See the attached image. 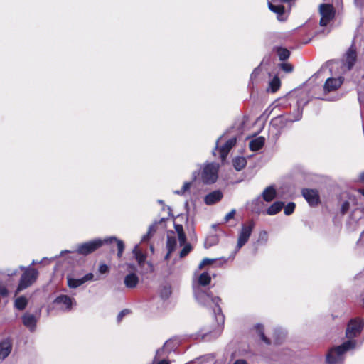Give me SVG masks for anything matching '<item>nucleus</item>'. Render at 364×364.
<instances>
[{"mask_svg": "<svg viewBox=\"0 0 364 364\" xmlns=\"http://www.w3.org/2000/svg\"><path fill=\"white\" fill-rule=\"evenodd\" d=\"M193 294L196 300L202 306L213 309L217 321V326L213 331L203 330L200 332L201 338L205 341H210L220 336L223 329L224 316L222 314L218 296H213L207 288L193 286Z\"/></svg>", "mask_w": 364, "mask_h": 364, "instance_id": "obj_1", "label": "nucleus"}, {"mask_svg": "<svg viewBox=\"0 0 364 364\" xmlns=\"http://www.w3.org/2000/svg\"><path fill=\"white\" fill-rule=\"evenodd\" d=\"M193 294L196 300L202 306L213 309L217 321V326L213 331L203 330L200 332L201 338L205 341H210L220 336L223 329L224 316L222 314L218 296H213L207 288L193 286Z\"/></svg>", "mask_w": 364, "mask_h": 364, "instance_id": "obj_2", "label": "nucleus"}, {"mask_svg": "<svg viewBox=\"0 0 364 364\" xmlns=\"http://www.w3.org/2000/svg\"><path fill=\"white\" fill-rule=\"evenodd\" d=\"M364 326L363 321L360 318H351L347 325L346 335L348 340L341 346L330 350L326 355L328 364H341L343 360V354L355 346L356 342L353 340L361 333Z\"/></svg>", "mask_w": 364, "mask_h": 364, "instance_id": "obj_3", "label": "nucleus"}, {"mask_svg": "<svg viewBox=\"0 0 364 364\" xmlns=\"http://www.w3.org/2000/svg\"><path fill=\"white\" fill-rule=\"evenodd\" d=\"M113 242L117 243V257L120 259L122 257L124 250V243L122 240L117 238L114 236H109L105 238H95L93 240L80 243L76 245V249L72 250L61 251L59 256L63 255L65 253L76 252L77 254L82 256H87L92 254L97 250L100 249L105 245H110Z\"/></svg>", "mask_w": 364, "mask_h": 364, "instance_id": "obj_4", "label": "nucleus"}, {"mask_svg": "<svg viewBox=\"0 0 364 364\" xmlns=\"http://www.w3.org/2000/svg\"><path fill=\"white\" fill-rule=\"evenodd\" d=\"M175 228L177 232L171 231L167 234L166 248L168 252L165 256L166 260L169 258L171 252L176 250L177 247V238L181 245H183L186 240L182 225H177Z\"/></svg>", "mask_w": 364, "mask_h": 364, "instance_id": "obj_5", "label": "nucleus"}, {"mask_svg": "<svg viewBox=\"0 0 364 364\" xmlns=\"http://www.w3.org/2000/svg\"><path fill=\"white\" fill-rule=\"evenodd\" d=\"M302 111L297 108V109L292 114H284L274 118L271 122L272 129H276L275 140H277L280 134L279 129H283L287 123L294 122L301 119Z\"/></svg>", "mask_w": 364, "mask_h": 364, "instance_id": "obj_6", "label": "nucleus"}, {"mask_svg": "<svg viewBox=\"0 0 364 364\" xmlns=\"http://www.w3.org/2000/svg\"><path fill=\"white\" fill-rule=\"evenodd\" d=\"M219 164L218 163H205L201 168V179L205 184L214 183L218 177Z\"/></svg>", "mask_w": 364, "mask_h": 364, "instance_id": "obj_7", "label": "nucleus"}, {"mask_svg": "<svg viewBox=\"0 0 364 364\" xmlns=\"http://www.w3.org/2000/svg\"><path fill=\"white\" fill-rule=\"evenodd\" d=\"M255 226V223L253 220H249L248 222L241 225V228L238 232V237L235 254L248 242Z\"/></svg>", "mask_w": 364, "mask_h": 364, "instance_id": "obj_8", "label": "nucleus"}, {"mask_svg": "<svg viewBox=\"0 0 364 364\" xmlns=\"http://www.w3.org/2000/svg\"><path fill=\"white\" fill-rule=\"evenodd\" d=\"M38 272L34 268L26 269V272L22 274L16 293L31 286L37 279Z\"/></svg>", "mask_w": 364, "mask_h": 364, "instance_id": "obj_9", "label": "nucleus"}, {"mask_svg": "<svg viewBox=\"0 0 364 364\" xmlns=\"http://www.w3.org/2000/svg\"><path fill=\"white\" fill-rule=\"evenodd\" d=\"M321 15L320 26H326L335 16L336 11L333 6L329 4H322L319 6Z\"/></svg>", "mask_w": 364, "mask_h": 364, "instance_id": "obj_10", "label": "nucleus"}, {"mask_svg": "<svg viewBox=\"0 0 364 364\" xmlns=\"http://www.w3.org/2000/svg\"><path fill=\"white\" fill-rule=\"evenodd\" d=\"M180 343L179 340L177 338H172L167 340L161 348V357L163 355L169 356L172 353L174 354V358L178 357L176 349Z\"/></svg>", "mask_w": 364, "mask_h": 364, "instance_id": "obj_11", "label": "nucleus"}, {"mask_svg": "<svg viewBox=\"0 0 364 364\" xmlns=\"http://www.w3.org/2000/svg\"><path fill=\"white\" fill-rule=\"evenodd\" d=\"M74 299L68 295H60L57 296L53 303L55 306L63 311H70L72 309Z\"/></svg>", "mask_w": 364, "mask_h": 364, "instance_id": "obj_12", "label": "nucleus"}, {"mask_svg": "<svg viewBox=\"0 0 364 364\" xmlns=\"http://www.w3.org/2000/svg\"><path fill=\"white\" fill-rule=\"evenodd\" d=\"M302 196L311 206H316L320 202L318 191L316 189L304 188Z\"/></svg>", "mask_w": 364, "mask_h": 364, "instance_id": "obj_13", "label": "nucleus"}, {"mask_svg": "<svg viewBox=\"0 0 364 364\" xmlns=\"http://www.w3.org/2000/svg\"><path fill=\"white\" fill-rule=\"evenodd\" d=\"M68 286L70 288L75 289L88 281L94 279V275L92 273H88L80 279L73 278L70 274L67 275Z\"/></svg>", "mask_w": 364, "mask_h": 364, "instance_id": "obj_14", "label": "nucleus"}, {"mask_svg": "<svg viewBox=\"0 0 364 364\" xmlns=\"http://www.w3.org/2000/svg\"><path fill=\"white\" fill-rule=\"evenodd\" d=\"M13 348L12 340L6 338L0 342V360L6 359L11 353Z\"/></svg>", "mask_w": 364, "mask_h": 364, "instance_id": "obj_15", "label": "nucleus"}, {"mask_svg": "<svg viewBox=\"0 0 364 364\" xmlns=\"http://www.w3.org/2000/svg\"><path fill=\"white\" fill-rule=\"evenodd\" d=\"M343 83V78L341 77L334 78L330 77L326 80L323 86L325 93L336 90Z\"/></svg>", "mask_w": 364, "mask_h": 364, "instance_id": "obj_16", "label": "nucleus"}, {"mask_svg": "<svg viewBox=\"0 0 364 364\" xmlns=\"http://www.w3.org/2000/svg\"><path fill=\"white\" fill-rule=\"evenodd\" d=\"M356 59H357L356 51H355V49L353 45H352L350 46V48L348 49V50L347 51V53L345 55V58H344V60H343V65H344V66H346L348 70H350L352 69V68L353 67V65L356 61Z\"/></svg>", "mask_w": 364, "mask_h": 364, "instance_id": "obj_17", "label": "nucleus"}, {"mask_svg": "<svg viewBox=\"0 0 364 364\" xmlns=\"http://www.w3.org/2000/svg\"><path fill=\"white\" fill-rule=\"evenodd\" d=\"M37 318L32 314L25 313L22 316L23 324L29 329L31 332H33L36 328Z\"/></svg>", "mask_w": 364, "mask_h": 364, "instance_id": "obj_18", "label": "nucleus"}, {"mask_svg": "<svg viewBox=\"0 0 364 364\" xmlns=\"http://www.w3.org/2000/svg\"><path fill=\"white\" fill-rule=\"evenodd\" d=\"M193 364H225L223 360H215L213 354H208L197 358Z\"/></svg>", "mask_w": 364, "mask_h": 364, "instance_id": "obj_19", "label": "nucleus"}, {"mask_svg": "<svg viewBox=\"0 0 364 364\" xmlns=\"http://www.w3.org/2000/svg\"><path fill=\"white\" fill-rule=\"evenodd\" d=\"M223 193L219 191H214L205 196L204 202L206 205H210L220 201L223 198Z\"/></svg>", "mask_w": 364, "mask_h": 364, "instance_id": "obj_20", "label": "nucleus"}, {"mask_svg": "<svg viewBox=\"0 0 364 364\" xmlns=\"http://www.w3.org/2000/svg\"><path fill=\"white\" fill-rule=\"evenodd\" d=\"M236 144V138H231L228 139L226 143L220 147L219 150L220 158L223 161H224L230 149L235 145Z\"/></svg>", "mask_w": 364, "mask_h": 364, "instance_id": "obj_21", "label": "nucleus"}, {"mask_svg": "<svg viewBox=\"0 0 364 364\" xmlns=\"http://www.w3.org/2000/svg\"><path fill=\"white\" fill-rule=\"evenodd\" d=\"M211 277L208 272H203L200 274L196 282H193V286H199L200 288H206V287L210 283Z\"/></svg>", "mask_w": 364, "mask_h": 364, "instance_id": "obj_22", "label": "nucleus"}, {"mask_svg": "<svg viewBox=\"0 0 364 364\" xmlns=\"http://www.w3.org/2000/svg\"><path fill=\"white\" fill-rule=\"evenodd\" d=\"M139 283V277L134 273L128 274L124 279V284L129 289L135 288Z\"/></svg>", "mask_w": 364, "mask_h": 364, "instance_id": "obj_23", "label": "nucleus"}, {"mask_svg": "<svg viewBox=\"0 0 364 364\" xmlns=\"http://www.w3.org/2000/svg\"><path fill=\"white\" fill-rule=\"evenodd\" d=\"M277 192L273 186L267 187L262 192V196L264 200L271 202L276 198Z\"/></svg>", "mask_w": 364, "mask_h": 364, "instance_id": "obj_24", "label": "nucleus"}, {"mask_svg": "<svg viewBox=\"0 0 364 364\" xmlns=\"http://www.w3.org/2000/svg\"><path fill=\"white\" fill-rule=\"evenodd\" d=\"M265 142L264 136H258L250 141L249 147L250 150L256 151L262 148Z\"/></svg>", "mask_w": 364, "mask_h": 364, "instance_id": "obj_25", "label": "nucleus"}, {"mask_svg": "<svg viewBox=\"0 0 364 364\" xmlns=\"http://www.w3.org/2000/svg\"><path fill=\"white\" fill-rule=\"evenodd\" d=\"M173 217L171 210L169 206L166 205L161 200V222L168 220Z\"/></svg>", "mask_w": 364, "mask_h": 364, "instance_id": "obj_26", "label": "nucleus"}, {"mask_svg": "<svg viewBox=\"0 0 364 364\" xmlns=\"http://www.w3.org/2000/svg\"><path fill=\"white\" fill-rule=\"evenodd\" d=\"M284 207V203L277 201L274 202L268 209L266 213L269 215H274L278 213Z\"/></svg>", "mask_w": 364, "mask_h": 364, "instance_id": "obj_27", "label": "nucleus"}, {"mask_svg": "<svg viewBox=\"0 0 364 364\" xmlns=\"http://www.w3.org/2000/svg\"><path fill=\"white\" fill-rule=\"evenodd\" d=\"M232 164L235 170L239 171L245 167L247 164V161L245 158L242 156H238L233 159Z\"/></svg>", "mask_w": 364, "mask_h": 364, "instance_id": "obj_28", "label": "nucleus"}, {"mask_svg": "<svg viewBox=\"0 0 364 364\" xmlns=\"http://www.w3.org/2000/svg\"><path fill=\"white\" fill-rule=\"evenodd\" d=\"M132 252L139 264L141 265L146 260V255L140 251L138 245L134 247Z\"/></svg>", "mask_w": 364, "mask_h": 364, "instance_id": "obj_29", "label": "nucleus"}, {"mask_svg": "<svg viewBox=\"0 0 364 364\" xmlns=\"http://www.w3.org/2000/svg\"><path fill=\"white\" fill-rule=\"evenodd\" d=\"M269 241V234L266 230L259 232L257 244L258 245H266Z\"/></svg>", "mask_w": 364, "mask_h": 364, "instance_id": "obj_30", "label": "nucleus"}, {"mask_svg": "<svg viewBox=\"0 0 364 364\" xmlns=\"http://www.w3.org/2000/svg\"><path fill=\"white\" fill-rule=\"evenodd\" d=\"M281 82L279 78L277 76H274L269 82V89L268 90L272 92H277L280 87Z\"/></svg>", "mask_w": 364, "mask_h": 364, "instance_id": "obj_31", "label": "nucleus"}, {"mask_svg": "<svg viewBox=\"0 0 364 364\" xmlns=\"http://www.w3.org/2000/svg\"><path fill=\"white\" fill-rule=\"evenodd\" d=\"M172 294L171 287L166 284L161 289V299H167Z\"/></svg>", "mask_w": 364, "mask_h": 364, "instance_id": "obj_32", "label": "nucleus"}, {"mask_svg": "<svg viewBox=\"0 0 364 364\" xmlns=\"http://www.w3.org/2000/svg\"><path fill=\"white\" fill-rule=\"evenodd\" d=\"M256 331L257 332L260 338L267 345L270 344V341L267 338L264 333V326L261 324H257L255 326Z\"/></svg>", "mask_w": 364, "mask_h": 364, "instance_id": "obj_33", "label": "nucleus"}, {"mask_svg": "<svg viewBox=\"0 0 364 364\" xmlns=\"http://www.w3.org/2000/svg\"><path fill=\"white\" fill-rule=\"evenodd\" d=\"M27 303L28 301L26 297L20 296L15 300L14 306L18 310H23L26 308Z\"/></svg>", "mask_w": 364, "mask_h": 364, "instance_id": "obj_34", "label": "nucleus"}, {"mask_svg": "<svg viewBox=\"0 0 364 364\" xmlns=\"http://www.w3.org/2000/svg\"><path fill=\"white\" fill-rule=\"evenodd\" d=\"M156 225L157 223H154L149 226L147 233L141 237V242L148 241L151 238L154 232L156 230Z\"/></svg>", "mask_w": 364, "mask_h": 364, "instance_id": "obj_35", "label": "nucleus"}, {"mask_svg": "<svg viewBox=\"0 0 364 364\" xmlns=\"http://www.w3.org/2000/svg\"><path fill=\"white\" fill-rule=\"evenodd\" d=\"M277 53L279 60L282 61L287 60L290 55V52L287 49L283 48H278L277 49Z\"/></svg>", "mask_w": 364, "mask_h": 364, "instance_id": "obj_36", "label": "nucleus"}, {"mask_svg": "<svg viewBox=\"0 0 364 364\" xmlns=\"http://www.w3.org/2000/svg\"><path fill=\"white\" fill-rule=\"evenodd\" d=\"M268 6L272 11L278 14V16H281L284 14V8L283 6L274 5L272 3L269 2Z\"/></svg>", "mask_w": 364, "mask_h": 364, "instance_id": "obj_37", "label": "nucleus"}, {"mask_svg": "<svg viewBox=\"0 0 364 364\" xmlns=\"http://www.w3.org/2000/svg\"><path fill=\"white\" fill-rule=\"evenodd\" d=\"M191 185L192 182H185L181 188L180 190L175 191L174 193L180 196H184L190 190Z\"/></svg>", "mask_w": 364, "mask_h": 364, "instance_id": "obj_38", "label": "nucleus"}, {"mask_svg": "<svg viewBox=\"0 0 364 364\" xmlns=\"http://www.w3.org/2000/svg\"><path fill=\"white\" fill-rule=\"evenodd\" d=\"M176 361V358H174V354H171L169 356L162 355L161 357V364H171Z\"/></svg>", "mask_w": 364, "mask_h": 364, "instance_id": "obj_39", "label": "nucleus"}, {"mask_svg": "<svg viewBox=\"0 0 364 364\" xmlns=\"http://www.w3.org/2000/svg\"><path fill=\"white\" fill-rule=\"evenodd\" d=\"M18 269H6L1 272H0V274L6 275L8 277H13L18 274Z\"/></svg>", "mask_w": 364, "mask_h": 364, "instance_id": "obj_40", "label": "nucleus"}, {"mask_svg": "<svg viewBox=\"0 0 364 364\" xmlns=\"http://www.w3.org/2000/svg\"><path fill=\"white\" fill-rule=\"evenodd\" d=\"M295 208V204L294 203H289L285 207H284V214L286 215H291Z\"/></svg>", "mask_w": 364, "mask_h": 364, "instance_id": "obj_41", "label": "nucleus"}, {"mask_svg": "<svg viewBox=\"0 0 364 364\" xmlns=\"http://www.w3.org/2000/svg\"><path fill=\"white\" fill-rule=\"evenodd\" d=\"M279 68L285 73H291L293 70V67L291 64L287 63H282L279 65Z\"/></svg>", "mask_w": 364, "mask_h": 364, "instance_id": "obj_42", "label": "nucleus"}, {"mask_svg": "<svg viewBox=\"0 0 364 364\" xmlns=\"http://www.w3.org/2000/svg\"><path fill=\"white\" fill-rule=\"evenodd\" d=\"M217 260V259L204 258L200 263L198 268L202 269L205 265L213 264L214 262H216Z\"/></svg>", "mask_w": 364, "mask_h": 364, "instance_id": "obj_43", "label": "nucleus"}, {"mask_svg": "<svg viewBox=\"0 0 364 364\" xmlns=\"http://www.w3.org/2000/svg\"><path fill=\"white\" fill-rule=\"evenodd\" d=\"M131 311L129 309H123L117 315V320L118 322H120L122 318L127 314H130Z\"/></svg>", "mask_w": 364, "mask_h": 364, "instance_id": "obj_44", "label": "nucleus"}, {"mask_svg": "<svg viewBox=\"0 0 364 364\" xmlns=\"http://www.w3.org/2000/svg\"><path fill=\"white\" fill-rule=\"evenodd\" d=\"M191 247L190 245H186L183 247V248L180 252V257L182 258L186 256L191 251Z\"/></svg>", "mask_w": 364, "mask_h": 364, "instance_id": "obj_45", "label": "nucleus"}, {"mask_svg": "<svg viewBox=\"0 0 364 364\" xmlns=\"http://www.w3.org/2000/svg\"><path fill=\"white\" fill-rule=\"evenodd\" d=\"M349 207H350L349 202H348V201L343 202L341 205V213L343 214H345L349 210Z\"/></svg>", "mask_w": 364, "mask_h": 364, "instance_id": "obj_46", "label": "nucleus"}, {"mask_svg": "<svg viewBox=\"0 0 364 364\" xmlns=\"http://www.w3.org/2000/svg\"><path fill=\"white\" fill-rule=\"evenodd\" d=\"M235 210H232L229 212L224 218L225 222L229 221L230 219L233 218L235 215Z\"/></svg>", "mask_w": 364, "mask_h": 364, "instance_id": "obj_47", "label": "nucleus"}, {"mask_svg": "<svg viewBox=\"0 0 364 364\" xmlns=\"http://www.w3.org/2000/svg\"><path fill=\"white\" fill-rule=\"evenodd\" d=\"M259 73H260V68L259 66V67L255 68V70L252 71V73L251 74L250 79L252 80H253L259 75Z\"/></svg>", "mask_w": 364, "mask_h": 364, "instance_id": "obj_48", "label": "nucleus"}, {"mask_svg": "<svg viewBox=\"0 0 364 364\" xmlns=\"http://www.w3.org/2000/svg\"><path fill=\"white\" fill-rule=\"evenodd\" d=\"M109 271V267L105 264H101L99 267V272L100 274L107 273Z\"/></svg>", "mask_w": 364, "mask_h": 364, "instance_id": "obj_49", "label": "nucleus"}, {"mask_svg": "<svg viewBox=\"0 0 364 364\" xmlns=\"http://www.w3.org/2000/svg\"><path fill=\"white\" fill-rule=\"evenodd\" d=\"M8 294H9V291L6 289V287L0 284V295L1 296L5 297V296H7Z\"/></svg>", "mask_w": 364, "mask_h": 364, "instance_id": "obj_50", "label": "nucleus"}, {"mask_svg": "<svg viewBox=\"0 0 364 364\" xmlns=\"http://www.w3.org/2000/svg\"><path fill=\"white\" fill-rule=\"evenodd\" d=\"M357 6L364 8V0H354Z\"/></svg>", "mask_w": 364, "mask_h": 364, "instance_id": "obj_51", "label": "nucleus"}, {"mask_svg": "<svg viewBox=\"0 0 364 364\" xmlns=\"http://www.w3.org/2000/svg\"><path fill=\"white\" fill-rule=\"evenodd\" d=\"M173 271V267H169L167 269H164L163 274L165 275H168L171 274Z\"/></svg>", "mask_w": 364, "mask_h": 364, "instance_id": "obj_52", "label": "nucleus"}, {"mask_svg": "<svg viewBox=\"0 0 364 364\" xmlns=\"http://www.w3.org/2000/svg\"><path fill=\"white\" fill-rule=\"evenodd\" d=\"M232 364H248L244 359H237Z\"/></svg>", "mask_w": 364, "mask_h": 364, "instance_id": "obj_53", "label": "nucleus"}, {"mask_svg": "<svg viewBox=\"0 0 364 364\" xmlns=\"http://www.w3.org/2000/svg\"><path fill=\"white\" fill-rule=\"evenodd\" d=\"M46 259H48V258H47V257H44V258H43L41 261H40V262H38V261H36V260H33V261H32V262H31V265H34V264H36L41 263L43 260H46Z\"/></svg>", "mask_w": 364, "mask_h": 364, "instance_id": "obj_54", "label": "nucleus"}, {"mask_svg": "<svg viewBox=\"0 0 364 364\" xmlns=\"http://www.w3.org/2000/svg\"><path fill=\"white\" fill-rule=\"evenodd\" d=\"M359 181L362 183H364V171L360 173L359 175Z\"/></svg>", "mask_w": 364, "mask_h": 364, "instance_id": "obj_55", "label": "nucleus"}, {"mask_svg": "<svg viewBox=\"0 0 364 364\" xmlns=\"http://www.w3.org/2000/svg\"><path fill=\"white\" fill-rule=\"evenodd\" d=\"M28 268H31V267H24V266H22V265H21V266L19 267V269H21V270H23V272H26V269H28Z\"/></svg>", "mask_w": 364, "mask_h": 364, "instance_id": "obj_56", "label": "nucleus"}, {"mask_svg": "<svg viewBox=\"0 0 364 364\" xmlns=\"http://www.w3.org/2000/svg\"><path fill=\"white\" fill-rule=\"evenodd\" d=\"M362 98H363V94H362L361 91L359 90L358 91V99H359L360 101H361Z\"/></svg>", "mask_w": 364, "mask_h": 364, "instance_id": "obj_57", "label": "nucleus"}, {"mask_svg": "<svg viewBox=\"0 0 364 364\" xmlns=\"http://www.w3.org/2000/svg\"><path fill=\"white\" fill-rule=\"evenodd\" d=\"M360 240L362 242H364V231H363V232L361 233V235H360Z\"/></svg>", "mask_w": 364, "mask_h": 364, "instance_id": "obj_58", "label": "nucleus"}, {"mask_svg": "<svg viewBox=\"0 0 364 364\" xmlns=\"http://www.w3.org/2000/svg\"><path fill=\"white\" fill-rule=\"evenodd\" d=\"M220 260H223V262H221V264H223V263H225L227 262V259H225V258H221L220 259Z\"/></svg>", "mask_w": 364, "mask_h": 364, "instance_id": "obj_59", "label": "nucleus"}, {"mask_svg": "<svg viewBox=\"0 0 364 364\" xmlns=\"http://www.w3.org/2000/svg\"><path fill=\"white\" fill-rule=\"evenodd\" d=\"M359 192L364 196V189H360Z\"/></svg>", "mask_w": 364, "mask_h": 364, "instance_id": "obj_60", "label": "nucleus"}, {"mask_svg": "<svg viewBox=\"0 0 364 364\" xmlns=\"http://www.w3.org/2000/svg\"><path fill=\"white\" fill-rule=\"evenodd\" d=\"M213 155H215V150H214V151H213Z\"/></svg>", "mask_w": 364, "mask_h": 364, "instance_id": "obj_61", "label": "nucleus"}, {"mask_svg": "<svg viewBox=\"0 0 364 364\" xmlns=\"http://www.w3.org/2000/svg\"><path fill=\"white\" fill-rule=\"evenodd\" d=\"M218 140H217L216 141V146L218 147Z\"/></svg>", "mask_w": 364, "mask_h": 364, "instance_id": "obj_62", "label": "nucleus"}, {"mask_svg": "<svg viewBox=\"0 0 364 364\" xmlns=\"http://www.w3.org/2000/svg\"><path fill=\"white\" fill-rule=\"evenodd\" d=\"M150 248H151V250L153 251V247L151 246Z\"/></svg>", "mask_w": 364, "mask_h": 364, "instance_id": "obj_63", "label": "nucleus"}, {"mask_svg": "<svg viewBox=\"0 0 364 364\" xmlns=\"http://www.w3.org/2000/svg\"><path fill=\"white\" fill-rule=\"evenodd\" d=\"M260 199L259 198H257L255 201L257 202L259 201Z\"/></svg>", "mask_w": 364, "mask_h": 364, "instance_id": "obj_64", "label": "nucleus"}]
</instances>
